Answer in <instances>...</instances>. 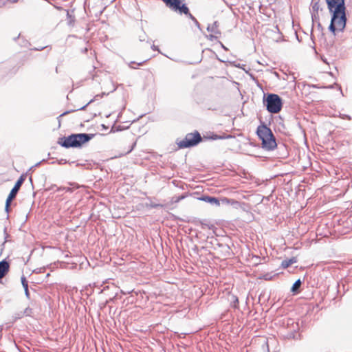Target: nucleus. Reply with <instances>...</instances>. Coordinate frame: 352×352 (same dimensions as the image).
<instances>
[{
	"label": "nucleus",
	"instance_id": "obj_1",
	"mask_svg": "<svg viewBox=\"0 0 352 352\" xmlns=\"http://www.w3.org/2000/svg\"><path fill=\"white\" fill-rule=\"evenodd\" d=\"M328 9L332 13L329 30L336 34V32L342 31L346 26V18L344 0H326Z\"/></svg>",
	"mask_w": 352,
	"mask_h": 352
},
{
	"label": "nucleus",
	"instance_id": "obj_24",
	"mask_svg": "<svg viewBox=\"0 0 352 352\" xmlns=\"http://www.w3.org/2000/svg\"><path fill=\"white\" fill-rule=\"evenodd\" d=\"M133 63H134L133 62H131V63L129 64V67L133 68V67L132 66V64H133Z\"/></svg>",
	"mask_w": 352,
	"mask_h": 352
},
{
	"label": "nucleus",
	"instance_id": "obj_3",
	"mask_svg": "<svg viewBox=\"0 0 352 352\" xmlns=\"http://www.w3.org/2000/svg\"><path fill=\"white\" fill-rule=\"evenodd\" d=\"M265 104L267 110L272 113H278L282 108L281 98L274 94H270L267 96Z\"/></svg>",
	"mask_w": 352,
	"mask_h": 352
},
{
	"label": "nucleus",
	"instance_id": "obj_2",
	"mask_svg": "<svg viewBox=\"0 0 352 352\" xmlns=\"http://www.w3.org/2000/svg\"><path fill=\"white\" fill-rule=\"evenodd\" d=\"M94 134L77 133L72 134L64 138L61 145L65 148L80 147L94 138Z\"/></svg>",
	"mask_w": 352,
	"mask_h": 352
},
{
	"label": "nucleus",
	"instance_id": "obj_15",
	"mask_svg": "<svg viewBox=\"0 0 352 352\" xmlns=\"http://www.w3.org/2000/svg\"><path fill=\"white\" fill-rule=\"evenodd\" d=\"M21 283H22V285H23V288H28V281H27L25 277L23 276L21 277Z\"/></svg>",
	"mask_w": 352,
	"mask_h": 352
},
{
	"label": "nucleus",
	"instance_id": "obj_7",
	"mask_svg": "<svg viewBox=\"0 0 352 352\" xmlns=\"http://www.w3.org/2000/svg\"><path fill=\"white\" fill-rule=\"evenodd\" d=\"M263 147L267 150H273L276 146V142L273 134L270 135V137H267L263 141H262Z\"/></svg>",
	"mask_w": 352,
	"mask_h": 352
},
{
	"label": "nucleus",
	"instance_id": "obj_5",
	"mask_svg": "<svg viewBox=\"0 0 352 352\" xmlns=\"http://www.w3.org/2000/svg\"><path fill=\"white\" fill-rule=\"evenodd\" d=\"M166 6L171 10L180 14L188 13V8L182 3L183 0H162Z\"/></svg>",
	"mask_w": 352,
	"mask_h": 352
},
{
	"label": "nucleus",
	"instance_id": "obj_11",
	"mask_svg": "<svg viewBox=\"0 0 352 352\" xmlns=\"http://www.w3.org/2000/svg\"><path fill=\"white\" fill-rule=\"evenodd\" d=\"M219 25L217 21L214 22L212 24L209 25L207 28V30L210 32L214 34H219L220 31L218 29Z\"/></svg>",
	"mask_w": 352,
	"mask_h": 352
},
{
	"label": "nucleus",
	"instance_id": "obj_23",
	"mask_svg": "<svg viewBox=\"0 0 352 352\" xmlns=\"http://www.w3.org/2000/svg\"><path fill=\"white\" fill-rule=\"evenodd\" d=\"M60 190H67V191H69L70 188H69L63 187V188H60Z\"/></svg>",
	"mask_w": 352,
	"mask_h": 352
},
{
	"label": "nucleus",
	"instance_id": "obj_21",
	"mask_svg": "<svg viewBox=\"0 0 352 352\" xmlns=\"http://www.w3.org/2000/svg\"><path fill=\"white\" fill-rule=\"evenodd\" d=\"M195 24V25L199 28H200V25H199V23L197 21V20L196 19V21H193Z\"/></svg>",
	"mask_w": 352,
	"mask_h": 352
},
{
	"label": "nucleus",
	"instance_id": "obj_9",
	"mask_svg": "<svg viewBox=\"0 0 352 352\" xmlns=\"http://www.w3.org/2000/svg\"><path fill=\"white\" fill-rule=\"evenodd\" d=\"M9 269V264L8 262L5 261H2L0 262V279L2 278Z\"/></svg>",
	"mask_w": 352,
	"mask_h": 352
},
{
	"label": "nucleus",
	"instance_id": "obj_8",
	"mask_svg": "<svg viewBox=\"0 0 352 352\" xmlns=\"http://www.w3.org/2000/svg\"><path fill=\"white\" fill-rule=\"evenodd\" d=\"M272 131L265 126H258L257 129V134L260 139L263 141L267 137H270Z\"/></svg>",
	"mask_w": 352,
	"mask_h": 352
},
{
	"label": "nucleus",
	"instance_id": "obj_19",
	"mask_svg": "<svg viewBox=\"0 0 352 352\" xmlns=\"http://www.w3.org/2000/svg\"><path fill=\"white\" fill-rule=\"evenodd\" d=\"M184 198V196H181V197H177V199H175V202H179L180 200H182V199Z\"/></svg>",
	"mask_w": 352,
	"mask_h": 352
},
{
	"label": "nucleus",
	"instance_id": "obj_14",
	"mask_svg": "<svg viewBox=\"0 0 352 352\" xmlns=\"http://www.w3.org/2000/svg\"><path fill=\"white\" fill-rule=\"evenodd\" d=\"M301 285V281L300 279L297 280L293 285L291 291L292 292H296Z\"/></svg>",
	"mask_w": 352,
	"mask_h": 352
},
{
	"label": "nucleus",
	"instance_id": "obj_17",
	"mask_svg": "<svg viewBox=\"0 0 352 352\" xmlns=\"http://www.w3.org/2000/svg\"><path fill=\"white\" fill-rule=\"evenodd\" d=\"M217 34H211L210 35H209L208 36V38L210 40V41H213L214 38H217L216 36Z\"/></svg>",
	"mask_w": 352,
	"mask_h": 352
},
{
	"label": "nucleus",
	"instance_id": "obj_12",
	"mask_svg": "<svg viewBox=\"0 0 352 352\" xmlns=\"http://www.w3.org/2000/svg\"><path fill=\"white\" fill-rule=\"evenodd\" d=\"M296 262V258H290L289 260H284L282 261V267L283 268H287L289 266H290L292 264Z\"/></svg>",
	"mask_w": 352,
	"mask_h": 352
},
{
	"label": "nucleus",
	"instance_id": "obj_25",
	"mask_svg": "<svg viewBox=\"0 0 352 352\" xmlns=\"http://www.w3.org/2000/svg\"><path fill=\"white\" fill-rule=\"evenodd\" d=\"M232 138V136L231 135L226 136V138Z\"/></svg>",
	"mask_w": 352,
	"mask_h": 352
},
{
	"label": "nucleus",
	"instance_id": "obj_6",
	"mask_svg": "<svg viewBox=\"0 0 352 352\" xmlns=\"http://www.w3.org/2000/svg\"><path fill=\"white\" fill-rule=\"evenodd\" d=\"M23 182H24L23 177V176L20 177V178L16 182L13 188L11 190V191L6 199V211H8V208L10 207V204L11 201H12L13 199L15 198V197H16L18 191L19 190L20 187L23 184Z\"/></svg>",
	"mask_w": 352,
	"mask_h": 352
},
{
	"label": "nucleus",
	"instance_id": "obj_20",
	"mask_svg": "<svg viewBox=\"0 0 352 352\" xmlns=\"http://www.w3.org/2000/svg\"><path fill=\"white\" fill-rule=\"evenodd\" d=\"M222 138H223V137H221V136H218V135H214V136L212 137V139H214V140L222 139Z\"/></svg>",
	"mask_w": 352,
	"mask_h": 352
},
{
	"label": "nucleus",
	"instance_id": "obj_4",
	"mask_svg": "<svg viewBox=\"0 0 352 352\" xmlns=\"http://www.w3.org/2000/svg\"><path fill=\"white\" fill-rule=\"evenodd\" d=\"M201 141V137L198 132L188 133L185 138L178 143L179 148H188L197 145Z\"/></svg>",
	"mask_w": 352,
	"mask_h": 352
},
{
	"label": "nucleus",
	"instance_id": "obj_13",
	"mask_svg": "<svg viewBox=\"0 0 352 352\" xmlns=\"http://www.w3.org/2000/svg\"><path fill=\"white\" fill-rule=\"evenodd\" d=\"M220 201V204H225V205H228V204H237L238 202L233 200V199H229L228 198H223L221 199Z\"/></svg>",
	"mask_w": 352,
	"mask_h": 352
},
{
	"label": "nucleus",
	"instance_id": "obj_10",
	"mask_svg": "<svg viewBox=\"0 0 352 352\" xmlns=\"http://www.w3.org/2000/svg\"><path fill=\"white\" fill-rule=\"evenodd\" d=\"M200 200L204 201L206 202L210 203L211 204H214L216 206H220V201L213 197H209V196H204L200 198Z\"/></svg>",
	"mask_w": 352,
	"mask_h": 352
},
{
	"label": "nucleus",
	"instance_id": "obj_18",
	"mask_svg": "<svg viewBox=\"0 0 352 352\" xmlns=\"http://www.w3.org/2000/svg\"><path fill=\"white\" fill-rule=\"evenodd\" d=\"M24 290H25V296H26L28 298H29L30 294H29V291H28V288H24Z\"/></svg>",
	"mask_w": 352,
	"mask_h": 352
},
{
	"label": "nucleus",
	"instance_id": "obj_22",
	"mask_svg": "<svg viewBox=\"0 0 352 352\" xmlns=\"http://www.w3.org/2000/svg\"><path fill=\"white\" fill-rule=\"evenodd\" d=\"M151 47H152V49H153V50H157V51L159 50V49H158L157 46H155V45H153Z\"/></svg>",
	"mask_w": 352,
	"mask_h": 352
},
{
	"label": "nucleus",
	"instance_id": "obj_16",
	"mask_svg": "<svg viewBox=\"0 0 352 352\" xmlns=\"http://www.w3.org/2000/svg\"><path fill=\"white\" fill-rule=\"evenodd\" d=\"M186 16H188L192 21H196V19L188 11V13L185 14Z\"/></svg>",
	"mask_w": 352,
	"mask_h": 352
}]
</instances>
